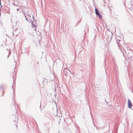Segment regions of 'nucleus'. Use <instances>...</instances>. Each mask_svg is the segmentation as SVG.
<instances>
[{
    "mask_svg": "<svg viewBox=\"0 0 133 133\" xmlns=\"http://www.w3.org/2000/svg\"><path fill=\"white\" fill-rule=\"evenodd\" d=\"M128 107L130 108H131L132 106V105L129 99L128 100Z\"/></svg>",
    "mask_w": 133,
    "mask_h": 133,
    "instance_id": "obj_1",
    "label": "nucleus"
},
{
    "mask_svg": "<svg viewBox=\"0 0 133 133\" xmlns=\"http://www.w3.org/2000/svg\"><path fill=\"white\" fill-rule=\"evenodd\" d=\"M69 71V70L67 68H65L64 70V72L65 73V75H67Z\"/></svg>",
    "mask_w": 133,
    "mask_h": 133,
    "instance_id": "obj_2",
    "label": "nucleus"
},
{
    "mask_svg": "<svg viewBox=\"0 0 133 133\" xmlns=\"http://www.w3.org/2000/svg\"><path fill=\"white\" fill-rule=\"evenodd\" d=\"M95 12H96V15H98V14L99 13L97 11V9H96V8H95Z\"/></svg>",
    "mask_w": 133,
    "mask_h": 133,
    "instance_id": "obj_3",
    "label": "nucleus"
},
{
    "mask_svg": "<svg viewBox=\"0 0 133 133\" xmlns=\"http://www.w3.org/2000/svg\"><path fill=\"white\" fill-rule=\"evenodd\" d=\"M32 28H33L34 30H36V27L35 25H33L32 26Z\"/></svg>",
    "mask_w": 133,
    "mask_h": 133,
    "instance_id": "obj_4",
    "label": "nucleus"
},
{
    "mask_svg": "<svg viewBox=\"0 0 133 133\" xmlns=\"http://www.w3.org/2000/svg\"><path fill=\"white\" fill-rule=\"evenodd\" d=\"M97 15L98 16V17H99V18H102V16L100 14H99Z\"/></svg>",
    "mask_w": 133,
    "mask_h": 133,
    "instance_id": "obj_5",
    "label": "nucleus"
},
{
    "mask_svg": "<svg viewBox=\"0 0 133 133\" xmlns=\"http://www.w3.org/2000/svg\"><path fill=\"white\" fill-rule=\"evenodd\" d=\"M3 93H4V90H3Z\"/></svg>",
    "mask_w": 133,
    "mask_h": 133,
    "instance_id": "obj_6",
    "label": "nucleus"
},
{
    "mask_svg": "<svg viewBox=\"0 0 133 133\" xmlns=\"http://www.w3.org/2000/svg\"><path fill=\"white\" fill-rule=\"evenodd\" d=\"M26 20H27V21H28V19H27V18H26Z\"/></svg>",
    "mask_w": 133,
    "mask_h": 133,
    "instance_id": "obj_7",
    "label": "nucleus"
},
{
    "mask_svg": "<svg viewBox=\"0 0 133 133\" xmlns=\"http://www.w3.org/2000/svg\"><path fill=\"white\" fill-rule=\"evenodd\" d=\"M40 108H41V105H40Z\"/></svg>",
    "mask_w": 133,
    "mask_h": 133,
    "instance_id": "obj_8",
    "label": "nucleus"
}]
</instances>
